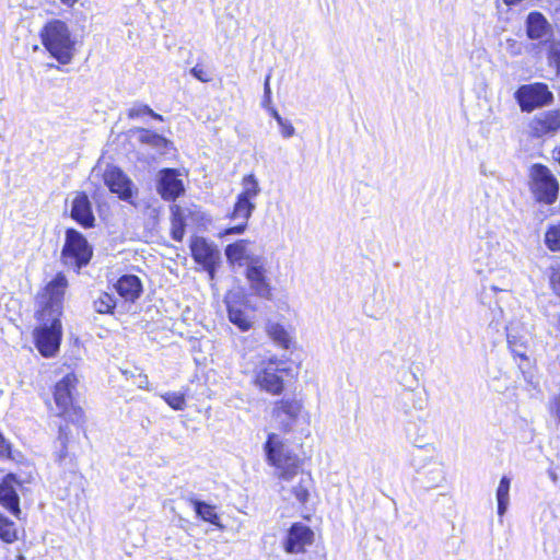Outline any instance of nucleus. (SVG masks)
Returning a JSON list of instances; mask_svg holds the SVG:
<instances>
[{
	"instance_id": "obj_19",
	"label": "nucleus",
	"mask_w": 560,
	"mask_h": 560,
	"mask_svg": "<svg viewBox=\"0 0 560 560\" xmlns=\"http://www.w3.org/2000/svg\"><path fill=\"white\" fill-rule=\"evenodd\" d=\"M526 35L532 40H547L552 35V26L538 11L530 12L525 21Z\"/></svg>"
},
{
	"instance_id": "obj_44",
	"label": "nucleus",
	"mask_w": 560,
	"mask_h": 560,
	"mask_svg": "<svg viewBox=\"0 0 560 560\" xmlns=\"http://www.w3.org/2000/svg\"><path fill=\"white\" fill-rule=\"evenodd\" d=\"M0 457L12 458L11 444L4 439L0 432Z\"/></svg>"
},
{
	"instance_id": "obj_38",
	"label": "nucleus",
	"mask_w": 560,
	"mask_h": 560,
	"mask_svg": "<svg viewBox=\"0 0 560 560\" xmlns=\"http://www.w3.org/2000/svg\"><path fill=\"white\" fill-rule=\"evenodd\" d=\"M400 383L405 387L404 389H417L418 387V378L410 370H406L401 373Z\"/></svg>"
},
{
	"instance_id": "obj_33",
	"label": "nucleus",
	"mask_w": 560,
	"mask_h": 560,
	"mask_svg": "<svg viewBox=\"0 0 560 560\" xmlns=\"http://www.w3.org/2000/svg\"><path fill=\"white\" fill-rule=\"evenodd\" d=\"M545 243L549 249L560 250V223L548 228L545 234Z\"/></svg>"
},
{
	"instance_id": "obj_32",
	"label": "nucleus",
	"mask_w": 560,
	"mask_h": 560,
	"mask_svg": "<svg viewBox=\"0 0 560 560\" xmlns=\"http://www.w3.org/2000/svg\"><path fill=\"white\" fill-rule=\"evenodd\" d=\"M0 538L4 542H12L16 539L14 523L0 514Z\"/></svg>"
},
{
	"instance_id": "obj_18",
	"label": "nucleus",
	"mask_w": 560,
	"mask_h": 560,
	"mask_svg": "<svg viewBox=\"0 0 560 560\" xmlns=\"http://www.w3.org/2000/svg\"><path fill=\"white\" fill-rule=\"evenodd\" d=\"M529 127L536 137L556 133L560 130V110L551 109L536 115Z\"/></svg>"
},
{
	"instance_id": "obj_39",
	"label": "nucleus",
	"mask_w": 560,
	"mask_h": 560,
	"mask_svg": "<svg viewBox=\"0 0 560 560\" xmlns=\"http://www.w3.org/2000/svg\"><path fill=\"white\" fill-rule=\"evenodd\" d=\"M70 435H71V432H70L69 425L68 424H59L56 444L59 446H62L65 448L70 441Z\"/></svg>"
},
{
	"instance_id": "obj_51",
	"label": "nucleus",
	"mask_w": 560,
	"mask_h": 560,
	"mask_svg": "<svg viewBox=\"0 0 560 560\" xmlns=\"http://www.w3.org/2000/svg\"><path fill=\"white\" fill-rule=\"evenodd\" d=\"M418 447V451L421 452L422 450H425V451H432L433 447L431 444H425V445H417Z\"/></svg>"
},
{
	"instance_id": "obj_21",
	"label": "nucleus",
	"mask_w": 560,
	"mask_h": 560,
	"mask_svg": "<svg viewBox=\"0 0 560 560\" xmlns=\"http://www.w3.org/2000/svg\"><path fill=\"white\" fill-rule=\"evenodd\" d=\"M427 406L425 394L417 389H402L397 396L396 407L408 415L412 409L423 410Z\"/></svg>"
},
{
	"instance_id": "obj_10",
	"label": "nucleus",
	"mask_w": 560,
	"mask_h": 560,
	"mask_svg": "<svg viewBox=\"0 0 560 560\" xmlns=\"http://www.w3.org/2000/svg\"><path fill=\"white\" fill-rule=\"evenodd\" d=\"M77 378L73 374H67L56 385L54 392V398L57 408L59 409V416L74 421L82 416L81 408L73 406L72 390L75 387Z\"/></svg>"
},
{
	"instance_id": "obj_15",
	"label": "nucleus",
	"mask_w": 560,
	"mask_h": 560,
	"mask_svg": "<svg viewBox=\"0 0 560 560\" xmlns=\"http://www.w3.org/2000/svg\"><path fill=\"white\" fill-rule=\"evenodd\" d=\"M104 182L108 189L117 194L119 199L132 203L133 184L118 167H110L104 173Z\"/></svg>"
},
{
	"instance_id": "obj_9",
	"label": "nucleus",
	"mask_w": 560,
	"mask_h": 560,
	"mask_svg": "<svg viewBox=\"0 0 560 560\" xmlns=\"http://www.w3.org/2000/svg\"><path fill=\"white\" fill-rule=\"evenodd\" d=\"M245 278L254 295L271 300L272 292L267 278L266 258L261 255H252L246 265Z\"/></svg>"
},
{
	"instance_id": "obj_8",
	"label": "nucleus",
	"mask_w": 560,
	"mask_h": 560,
	"mask_svg": "<svg viewBox=\"0 0 560 560\" xmlns=\"http://www.w3.org/2000/svg\"><path fill=\"white\" fill-rule=\"evenodd\" d=\"M189 247L195 262L200 265L209 275V278L213 280L221 264V252L218 246L202 236H194L190 240Z\"/></svg>"
},
{
	"instance_id": "obj_50",
	"label": "nucleus",
	"mask_w": 560,
	"mask_h": 560,
	"mask_svg": "<svg viewBox=\"0 0 560 560\" xmlns=\"http://www.w3.org/2000/svg\"><path fill=\"white\" fill-rule=\"evenodd\" d=\"M59 466L66 471L69 472V459L63 460L62 463H58Z\"/></svg>"
},
{
	"instance_id": "obj_17",
	"label": "nucleus",
	"mask_w": 560,
	"mask_h": 560,
	"mask_svg": "<svg viewBox=\"0 0 560 560\" xmlns=\"http://www.w3.org/2000/svg\"><path fill=\"white\" fill-rule=\"evenodd\" d=\"M255 209L256 205L253 201L237 196L230 218L233 221L240 220V222L234 226L226 229L224 234H243L247 228V222Z\"/></svg>"
},
{
	"instance_id": "obj_6",
	"label": "nucleus",
	"mask_w": 560,
	"mask_h": 560,
	"mask_svg": "<svg viewBox=\"0 0 560 560\" xmlns=\"http://www.w3.org/2000/svg\"><path fill=\"white\" fill-rule=\"evenodd\" d=\"M530 190L537 201L552 205L559 192V184L551 171L544 164L535 163L529 171Z\"/></svg>"
},
{
	"instance_id": "obj_57",
	"label": "nucleus",
	"mask_w": 560,
	"mask_h": 560,
	"mask_svg": "<svg viewBox=\"0 0 560 560\" xmlns=\"http://www.w3.org/2000/svg\"><path fill=\"white\" fill-rule=\"evenodd\" d=\"M0 394H2V392L0 390Z\"/></svg>"
},
{
	"instance_id": "obj_29",
	"label": "nucleus",
	"mask_w": 560,
	"mask_h": 560,
	"mask_svg": "<svg viewBox=\"0 0 560 560\" xmlns=\"http://www.w3.org/2000/svg\"><path fill=\"white\" fill-rule=\"evenodd\" d=\"M268 334L271 339L283 349H289L291 345V338L285 328L276 323L268 326Z\"/></svg>"
},
{
	"instance_id": "obj_35",
	"label": "nucleus",
	"mask_w": 560,
	"mask_h": 560,
	"mask_svg": "<svg viewBox=\"0 0 560 560\" xmlns=\"http://www.w3.org/2000/svg\"><path fill=\"white\" fill-rule=\"evenodd\" d=\"M56 452H55V460L57 463H62L66 459H69V472L75 474L77 471V463L75 457L68 452V445L63 448L62 446H59L56 444Z\"/></svg>"
},
{
	"instance_id": "obj_4",
	"label": "nucleus",
	"mask_w": 560,
	"mask_h": 560,
	"mask_svg": "<svg viewBox=\"0 0 560 560\" xmlns=\"http://www.w3.org/2000/svg\"><path fill=\"white\" fill-rule=\"evenodd\" d=\"M294 370L287 361L271 357L262 361L255 375L257 386L272 395H280L284 389L283 376L294 377Z\"/></svg>"
},
{
	"instance_id": "obj_48",
	"label": "nucleus",
	"mask_w": 560,
	"mask_h": 560,
	"mask_svg": "<svg viewBox=\"0 0 560 560\" xmlns=\"http://www.w3.org/2000/svg\"><path fill=\"white\" fill-rule=\"evenodd\" d=\"M267 110L269 112V114L276 119V121L279 124L281 122V120L283 119V117H281V115L279 114V112L273 107V106H268Z\"/></svg>"
},
{
	"instance_id": "obj_58",
	"label": "nucleus",
	"mask_w": 560,
	"mask_h": 560,
	"mask_svg": "<svg viewBox=\"0 0 560 560\" xmlns=\"http://www.w3.org/2000/svg\"><path fill=\"white\" fill-rule=\"evenodd\" d=\"M0 394H2V392L0 390Z\"/></svg>"
},
{
	"instance_id": "obj_54",
	"label": "nucleus",
	"mask_w": 560,
	"mask_h": 560,
	"mask_svg": "<svg viewBox=\"0 0 560 560\" xmlns=\"http://www.w3.org/2000/svg\"><path fill=\"white\" fill-rule=\"evenodd\" d=\"M417 458H418V455L412 454V465H413L415 467H417V466H418V465H417Z\"/></svg>"
},
{
	"instance_id": "obj_1",
	"label": "nucleus",
	"mask_w": 560,
	"mask_h": 560,
	"mask_svg": "<svg viewBox=\"0 0 560 560\" xmlns=\"http://www.w3.org/2000/svg\"><path fill=\"white\" fill-rule=\"evenodd\" d=\"M67 284L66 276L58 273L37 296L36 316L40 326L34 330V340L37 350L45 358L54 357L60 347L62 338L60 316Z\"/></svg>"
},
{
	"instance_id": "obj_20",
	"label": "nucleus",
	"mask_w": 560,
	"mask_h": 560,
	"mask_svg": "<svg viewBox=\"0 0 560 560\" xmlns=\"http://www.w3.org/2000/svg\"><path fill=\"white\" fill-rule=\"evenodd\" d=\"M116 292L125 299L126 302H136L142 292L143 287L140 278L136 275H124L115 283Z\"/></svg>"
},
{
	"instance_id": "obj_30",
	"label": "nucleus",
	"mask_w": 560,
	"mask_h": 560,
	"mask_svg": "<svg viewBox=\"0 0 560 560\" xmlns=\"http://www.w3.org/2000/svg\"><path fill=\"white\" fill-rule=\"evenodd\" d=\"M444 479L445 475L443 468L439 465H435L424 475L422 485L425 489H431L440 486V483L443 482Z\"/></svg>"
},
{
	"instance_id": "obj_36",
	"label": "nucleus",
	"mask_w": 560,
	"mask_h": 560,
	"mask_svg": "<svg viewBox=\"0 0 560 560\" xmlns=\"http://www.w3.org/2000/svg\"><path fill=\"white\" fill-rule=\"evenodd\" d=\"M548 62L560 74V42L552 40L548 47Z\"/></svg>"
},
{
	"instance_id": "obj_25",
	"label": "nucleus",
	"mask_w": 560,
	"mask_h": 560,
	"mask_svg": "<svg viewBox=\"0 0 560 560\" xmlns=\"http://www.w3.org/2000/svg\"><path fill=\"white\" fill-rule=\"evenodd\" d=\"M171 236L175 242H182L186 231V217L180 206H171Z\"/></svg>"
},
{
	"instance_id": "obj_55",
	"label": "nucleus",
	"mask_w": 560,
	"mask_h": 560,
	"mask_svg": "<svg viewBox=\"0 0 560 560\" xmlns=\"http://www.w3.org/2000/svg\"><path fill=\"white\" fill-rule=\"evenodd\" d=\"M226 19L230 20L231 22H233L235 25H237V22L234 20V18L232 15H226Z\"/></svg>"
},
{
	"instance_id": "obj_7",
	"label": "nucleus",
	"mask_w": 560,
	"mask_h": 560,
	"mask_svg": "<svg viewBox=\"0 0 560 560\" xmlns=\"http://www.w3.org/2000/svg\"><path fill=\"white\" fill-rule=\"evenodd\" d=\"M522 112L530 113L536 108L549 106L553 103V93L544 82L521 85L514 93Z\"/></svg>"
},
{
	"instance_id": "obj_12",
	"label": "nucleus",
	"mask_w": 560,
	"mask_h": 560,
	"mask_svg": "<svg viewBox=\"0 0 560 560\" xmlns=\"http://www.w3.org/2000/svg\"><path fill=\"white\" fill-rule=\"evenodd\" d=\"M303 405L295 398H282L273 404L271 410L272 421L284 433L292 431L296 423Z\"/></svg>"
},
{
	"instance_id": "obj_40",
	"label": "nucleus",
	"mask_w": 560,
	"mask_h": 560,
	"mask_svg": "<svg viewBox=\"0 0 560 560\" xmlns=\"http://www.w3.org/2000/svg\"><path fill=\"white\" fill-rule=\"evenodd\" d=\"M152 113V108L145 104H136L128 110L129 118H138Z\"/></svg>"
},
{
	"instance_id": "obj_13",
	"label": "nucleus",
	"mask_w": 560,
	"mask_h": 560,
	"mask_svg": "<svg viewBox=\"0 0 560 560\" xmlns=\"http://www.w3.org/2000/svg\"><path fill=\"white\" fill-rule=\"evenodd\" d=\"M24 481L13 472L7 474L0 482V504L12 515L20 518V497L18 490L23 489Z\"/></svg>"
},
{
	"instance_id": "obj_31",
	"label": "nucleus",
	"mask_w": 560,
	"mask_h": 560,
	"mask_svg": "<svg viewBox=\"0 0 560 560\" xmlns=\"http://www.w3.org/2000/svg\"><path fill=\"white\" fill-rule=\"evenodd\" d=\"M116 306V300L112 294L102 293L94 301V310L100 314H112Z\"/></svg>"
},
{
	"instance_id": "obj_41",
	"label": "nucleus",
	"mask_w": 560,
	"mask_h": 560,
	"mask_svg": "<svg viewBox=\"0 0 560 560\" xmlns=\"http://www.w3.org/2000/svg\"><path fill=\"white\" fill-rule=\"evenodd\" d=\"M270 78L271 75L268 74L266 78H265V82H264V97H262V102H261V105L264 108H268V106H272L271 105V89H270Z\"/></svg>"
},
{
	"instance_id": "obj_14",
	"label": "nucleus",
	"mask_w": 560,
	"mask_h": 560,
	"mask_svg": "<svg viewBox=\"0 0 560 560\" xmlns=\"http://www.w3.org/2000/svg\"><path fill=\"white\" fill-rule=\"evenodd\" d=\"M314 530L302 522L293 523L288 529L284 539V550L288 553L304 552L307 546L314 542Z\"/></svg>"
},
{
	"instance_id": "obj_45",
	"label": "nucleus",
	"mask_w": 560,
	"mask_h": 560,
	"mask_svg": "<svg viewBox=\"0 0 560 560\" xmlns=\"http://www.w3.org/2000/svg\"><path fill=\"white\" fill-rule=\"evenodd\" d=\"M508 342H509V346H510V348H511V351L513 352V354H514V355L520 357V358H521L522 360H524V361H527V360H528V358H527V357H526V354H525V351L522 349V348H523V346H522V345H521V346H517L515 342H513V341L511 340V337H510V336H508Z\"/></svg>"
},
{
	"instance_id": "obj_42",
	"label": "nucleus",
	"mask_w": 560,
	"mask_h": 560,
	"mask_svg": "<svg viewBox=\"0 0 560 560\" xmlns=\"http://www.w3.org/2000/svg\"><path fill=\"white\" fill-rule=\"evenodd\" d=\"M189 72L195 79H197L198 81H200L202 83H207V82L211 81V77L199 65H196L195 67H192Z\"/></svg>"
},
{
	"instance_id": "obj_5",
	"label": "nucleus",
	"mask_w": 560,
	"mask_h": 560,
	"mask_svg": "<svg viewBox=\"0 0 560 560\" xmlns=\"http://www.w3.org/2000/svg\"><path fill=\"white\" fill-rule=\"evenodd\" d=\"M93 257V247L86 237L73 228L65 233V244L61 249V259L65 265L80 271L88 266Z\"/></svg>"
},
{
	"instance_id": "obj_2",
	"label": "nucleus",
	"mask_w": 560,
	"mask_h": 560,
	"mask_svg": "<svg viewBox=\"0 0 560 560\" xmlns=\"http://www.w3.org/2000/svg\"><path fill=\"white\" fill-rule=\"evenodd\" d=\"M42 44L45 49L61 65H69L74 56V40L66 22L50 20L42 28Z\"/></svg>"
},
{
	"instance_id": "obj_26",
	"label": "nucleus",
	"mask_w": 560,
	"mask_h": 560,
	"mask_svg": "<svg viewBox=\"0 0 560 560\" xmlns=\"http://www.w3.org/2000/svg\"><path fill=\"white\" fill-rule=\"evenodd\" d=\"M510 487L511 479L508 476H503L500 479L499 486L497 488L495 498H497V513L500 518L504 516L508 511L510 503Z\"/></svg>"
},
{
	"instance_id": "obj_11",
	"label": "nucleus",
	"mask_w": 560,
	"mask_h": 560,
	"mask_svg": "<svg viewBox=\"0 0 560 560\" xmlns=\"http://www.w3.org/2000/svg\"><path fill=\"white\" fill-rule=\"evenodd\" d=\"M155 188L160 197L165 201H175L186 191L180 172L177 168L165 167L158 172Z\"/></svg>"
},
{
	"instance_id": "obj_34",
	"label": "nucleus",
	"mask_w": 560,
	"mask_h": 560,
	"mask_svg": "<svg viewBox=\"0 0 560 560\" xmlns=\"http://www.w3.org/2000/svg\"><path fill=\"white\" fill-rule=\"evenodd\" d=\"M164 401L174 410H184L186 406L185 395L179 392H167L162 395Z\"/></svg>"
},
{
	"instance_id": "obj_23",
	"label": "nucleus",
	"mask_w": 560,
	"mask_h": 560,
	"mask_svg": "<svg viewBox=\"0 0 560 560\" xmlns=\"http://www.w3.org/2000/svg\"><path fill=\"white\" fill-rule=\"evenodd\" d=\"M247 240H238L225 247L224 254L230 265L243 266V261L248 264V257L253 254L247 253Z\"/></svg>"
},
{
	"instance_id": "obj_56",
	"label": "nucleus",
	"mask_w": 560,
	"mask_h": 560,
	"mask_svg": "<svg viewBox=\"0 0 560 560\" xmlns=\"http://www.w3.org/2000/svg\"><path fill=\"white\" fill-rule=\"evenodd\" d=\"M557 328L560 330V314L558 315V324H557Z\"/></svg>"
},
{
	"instance_id": "obj_16",
	"label": "nucleus",
	"mask_w": 560,
	"mask_h": 560,
	"mask_svg": "<svg viewBox=\"0 0 560 560\" xmlns=\"http://www.w3.org/2000/svg\"><path fill=\"white\" fill-rule=\"evenodd\" d=\"M70 218L83 229L94 228L95 217L92 203L84 191L79 192L72 200Z\"/></svg>"
},
{
	"instance_id": "obj_28",
	"label": "nucleus",
	"mask_w": 560,
	"mask_h": 560,
	"mask_svg": "<svg viewBox=\"0 0 560 560\" xmlns=\"http://www.w3.org/2000/svg\"><path fill=\"white\" fill-rule=\"evenodd\" d=\"M243 190L237 196L247 200L253 201L260 192V187L257 178L254 174H248L244 176L242 180Z\"/></svg>"
},
{
	"instance_id": "obj_27",
	"label": "nucleus",
	"mask_w": 560,
	"mask_h": 560,
	"mask_svg": "<svg viewBox=\"0 0 560 560\" xmlns=\"http://www.w3.org/2000/svg\"><path fill=\"white\" fill-rule=\"evenodd\" d=\"M225 303L229 320L242 331L249 330L252 323L247 318L245 312L240 307L232 305L229 301H225Z\"/></svg>"
},
{
	"instance_id": "obj_3",
	"label": "nucleus",
	"mask_w": 560,
	"mask_h": 560,
	"mask_svg": "<svg viewBox=\"0 0 560 560\" xmlns=\"http://www.w3.org/2000/svg\"><path fill=\"white\" fill-rule=\"evenodd\" d=\"M266 459L279 470V478L285 481L298 475L302 459L289 450L276 433H269L264 444Z\"/></svg>"
},
{
	"instance_id": "obj_22",
	"label": "nucleus",
	"mask_w": 560,
	"mask_h": 560,
	"mask_svg": "<svg viewBox=\"0 0 560 560\" xmlns=\"http://www.w3.org/2000/svg\"><path fill=\"white\" fill-rule=\"evenodd\" d=\"M135 132L138 133V140L140 143L156 149L162 153H165L168 147L172 145V141L150 129L137 128Z\"/></svg>"
},
{
	"instance_id": "obj_53",
	"label": "nucleus",
	"mask_w": 560,
	"mask_h": 560,
	"mask_svg": "<svg viewBox=\"0 0 560 560\" xmlns=\"http://www.w3.org/2000/svg\"><path fill=\"white\" fill-rule=\"evenodd\" d=\"M65 5L72 7L78 0H60Z\"/></svg>"
},
{
	"instance_id": "obj_46",
	"label": "nucleus",
	"mask_w": 560,
	"mask_h": 560,
	"mask_svg": "<svg viewBox=\"0 0 560 560\" xmlns=\"http://www.w3.org/2000/svg\"><path fill=\"white\" fill-rule=\"evenodd\" d=\"M506 50L512 56H517L522 52V46L516 39L509 38L506 40Z\"/></svg>"
},
{
	"instance_id": "obj_37",
	"label": "nucleus",
	"mask_w": 560,
	"mask_h": 560,
	"mask_svg": "<svg viewBox=\"0 0 560 560\" xmlns=\"http://www.w3.org/2000/svg\"><path fill=\"white\" fill-rule=\"evenodd\" d=\"M291 492L295 497V499L304 504L308 500V488L305 486V480L302 478L298 486L292 487Z\"/></svg>"
},
{
	"instance_id": "obj_43",
	"label": "nucleus",
	"mask_w": 560,
	"mask_h": 560,
	"mask_svg": "<svg viewBox=\"0 0 560 560\" xmlns=\"http://www.w3.org/2000/svg\"><path fill=\"white\" fill-rule=\"evenodd\" d=\"M281 130V135L284 138H291L295 133V128L288 119H282L281 122L278 124Z\"/></svg>"
},
{
	"instance_id": "obj_24",
	"label": "nucleus",
	"mask_w": 560,
	"mask_h": 560,
	"mask_svg": "<svg viewBox=\"0 0 560 560\" xmlns=\"http://www.w3.org/2000/svg\"><path fill=\"white\" fill-rule=\"evenodd\" d=\"M190 502L199 518L207 523H210L211 525L217 526L220 529L224 528V526L220 522V517L215 512V508L213 505L199 499H191Z\"/></svg>"
},
{
	"instance_id": "obj_47",
	"label": "nucleus",
	"mask_w": 560,
	"mask_h": 560,
	"mask_svg": "<svg viewBox=\"0 0 560 560\" xmlns=\"http://www.w3.org/2000/svg\"><path fill=\"white\" fill-rule=\"evenodd\" d=\"M550 283L556 295L560 298V269L552 272Z\"/></svg>"
},
{
	"instance_id": "obj_52",
	"label": "nucleus",
	"mask_w": 560,
	"mask_h": 560,
	"mask_svg": "<svg viewBox=\"0 0 560 560\" xmlns=\"http://www.w3.org/2000/svg\"><path fill=\"white\" fill-rule=\"evenodd\" d=\"M505 4L508 5H516L521 3L523 0H503Z\"/></svg>"
},
{
	"instance_id": "obj_49",
	"label": "nucleus",
	"mask_w": 560,
	"mask_h": 560,
	"mask_svg": "<svg viewBox=\"0 0 560 560\" xmlns=\"http://www.w3.org/2000/svg\"><path fill=\"white\" fill-rule=\"evenodd\" d=\"M149 116H151L155 120H160V121L164 120L163 116L158 114V113H155L153 109H152V113H149Z\"/></svg>"
}]
</instances>
